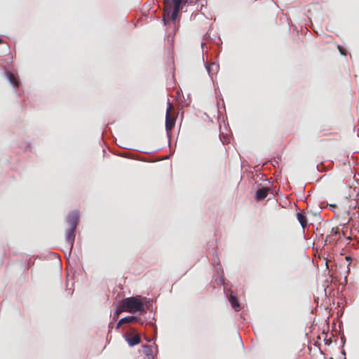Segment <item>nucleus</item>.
<instances>
[{
	"label": "nucleus",
	"instance_id": "obj_19",
	"mask_svg": "<svg viewBox=\"0 0 359 359\" xmlns=\"http://www.w3.org/2000/svg\"><path fill=\"white\" fill-rule=\"evenodd\" d=\"M330 359H334L333 358H330Z\"/></svg>",
	"mask_w": 359,
	"mask_h": 359
},
{
	"label": "nucleus",
	"instance_id": "obj_7",
	"mask_svg": "<svg viewBox=\"0 0 359 359\" xmlns=\"http://www.w3.org/2000/svg\"><path fill=\"white\" fill-rule=\"evenodd\" d=\"M126 339L130 346H134L140 344L141 341L140 337L139 334H135V335L130 334L126 337Z\"/></svg>",
	"mask_w": 359,
	"mask_h": 359
},
{
	"label": "nucleus",
	"instance_id": "obj_12",
	"mask_svg": "<svg viewBox=\"0 0 359 359\" xmlns=\"http://www.w3.org/2000/svg\"><path fill=\"white\" fill-rule=\"evenodd\" d=\"M229 301L231 306L234 309L238 310V309L240 307V304H239V302H238L237 298L235 296L230 295V297H229Z\"/></svg>",
	"mask_w": 359,
	"mask_h": 359
},
{
	"label": "nucleus",
	"instance_id": "obj_1",
	"mask_svg": "<svg viewBox=\"0 0 359 359\" xmlns=\"http://www.w3.org/2000/svg\"><path fill=\"white\" fill-rule=\"evenodd\" d=\"M124 309H126L128 312L133 313L136 311H144V307L143 302L140 299V297H128L122 300L120 308L116 312V315L118 316Z\"/></svg>",
	"mask_w": 359,
	"mask_h": 359
},
{
	"label": "nucleus",
	"instance_id": "obj_17",
	"mask_svg": "<svg viewBox=\"0 0 359 359\" xmlns=\"http://www.w3.org/2000/svg\"><path fill=\"white\" fill-rule=\"evenodd\" d=\"M143 347H144V350H149V346H147V345H144Z\"/></svg>",
	"mask_w": 359,
	"mask_h": 359
},
{
	"label": "nucleus",
	"instance_id": "obj_15",
	"mask_svg": "<svg viewBox=\"0 0 359 359\" xmlns=\"http://www.w3.org/2000/svg\"><path fill=\"white\" fill-rule=\"evenodd\" d=\"M168 41H169L171 44H172V43H174V36H168Z\"/></svg>",
	"mask_w": 359,
	"mask_h": 359
},
{
	"label": "nucleus",
	"instance_id": "obj_16",
	"mask_svg": "<svg viewBox=\"0 0 359 359\" xmlns=\"http://www.w3.org/2000/svg\"><path fill=\"white\" fill-rule=\"evenodd\" d=\"M342 236L347 240V241H350L351 240V237L350 236H346V233L345 231H342Z\"/></svg>",
	"mask_w": 359,
	"mask_h": 359
},
{
	"label": "nucleus",
	"instance_id": "obj_10",
	"mask_svg": "<svg viewBox=\"0 0 359 359\" xmlns=\"http://www.w3.org/2000/svg\"><path fill=\"white\" fill-rule=\"evenodd\" d=\"M8 79L10 81V83L14 86V87H18L19 86V81L18 79L16 77V76L12 73L9 72L8 74Z\"/></svg>",
	"mask_w": 359,
	"mask_h": 359
},
{
	"label": "nucleus",
	"instance_id": "obj_2",
	"mask_svg": "<svg viewBox=\"0 0 359 359\" xmlns=\"http://www.w3.org/2000/svg\"><path fill=\"white\" fill-rule=\"evenodd\" d=\"M183 0H164L163 18L167 15L175 21L181 10V4Z\"/></svg>",
	"mask_w": 359,
	"mask_h": 359
},
{
	"label": "nucleus",
	"instance_id": "obj_18",
	"mask_svg": "<svg viewBox=\"0 0 359 359\" xmlns=\"http://www.w3.org/2000/svg\"><path fill=\"white\" fill-rule=\"evenodd\" d=\"M3 42V41L0 39V43H1Z\"/></svg>",
	"mask_w": 359,
	"mask_h": 359
},
{
	"label": "nucleus",
	"instance_id": "obj_11",
	"mask_svg": "<svg viewBox=\"0 0 359 359\" xmlns=\"http://www.w3.org/2000/svg\"><path fill=\"white\" fill-rule=\"evenodd\" d=\"M339 233H340V231L338 227L332 228L331 230L330 235L327 236L325 241V244L330 243L332 242L331 237L334 236H337V234H339Z\"/></svg>",
	"mask_w": 359,
	"mask_h": 359
},
{
	"label": "nucleus",
	"instance_id": "obj_9",
	"mask_svg": "<svg viewBox=\"0 0 359 359\" xmlns=\"http://www.w3.org/2000/svg\"><path fill=\"white\" fill-rule=\"evenodd\" d=\"M297 218L300 223L301 226L303 229H305L307 226V219L306 216L304 215V212H297Z\"/></svg>",
	"mask_w": 359,
	"mask_h": 359
},
{
	"label": "nucleus",
	"instance_id": "obj_3",
	"mask_svg": "<svg viewBox=\"0 0 359 359\" xmlns=\"http://www.w3.org/2000/svg\"><path fill=\"white\" fill-rule=\"evenodd\" d=\"M173 111L174 107L172 104L168 102L165 116V128L168 132L170 131L175 124L176 118L175 114H172Z\"/></svg>",
	"mask_w": 359,
	"mask_h": 359
},
{
	"label": "nucleus",
	"instance_id": "obj_13",
	"mask_svg": "<svg viewBox=\"0 0 359 359\" xmlns=\"http://www.w3.org/2000/svg\"><path fill=\"white\" fill-rule=\"evenodd\" d=\"M214 67H215L216 69H217V66L216 64L215 63H212L210 65H209L208 67H207V70L209 74L211 73V71L213 70Z\"/></svg>",
	"mask_w": 359,
	"mask_h": 359
},
{
	"label": "nucleus",
	"instance_id": "obj_14",
	"mask_svg": "<svg viewBox=\"0 0 359 359\" xmlns=\"http://www.w3.org/2000/svg\"><path fill=\"white\" fill-rule=\"evenodd\" d=\"M337 48L339 50V51L340 52V53L342 55H346V50L341 47V46L338 45L337 46Z\"/></svg>",
	"mask_w": 359,
	"mask_h": 359
},
{
	"label": "nucleus",
	"instance_id": "obj_5",
	"mask_svg": "<svg viewBox=\"0 0 359 359\" xmlns=\"http://www.w3.org/2000/svg\"><path fill=\"white\" fill-rule=\"evenodd\" d=\"M79 222V213L76 212H72L69 215L68 222L70 225V228L76 229Z\"/></svg>",
	"mask_w": 359,
	"mask_h": 359
},
{
	"label": "nucleus",
	"instance_id": "obj_4",
	"mask_svg": "<svg viewBox=\"0 0 359 359\" xmlns=\"http://www.w3.org/2000/svg\"><path fill=\"white\" fill-rule=\"evenodd\" d=\"M75 230L74 228H70L66 233V240L70 250L72 249L75 240Z\"/></svg>",
	"mask_w": 359,
	"mask_h": 359
},
{
	"label": "nucleus",
	"instance_id": "obj_8",
	"mask_svg": "<svg viewBox=\"0 0 359 359\" xmlns=\"http://www.w3.org/2000/svg\"><path fill=\"white\" fill-rule=\"evenodd\" d=\"M269 191V188L264 187V188L259 189L256 192L255 198L257 201L264 200L267 196Z\"/></svg>",
	"mask_w": 359,
	"mask_h": 359
},
{
	"label": "nucleus",
	"instance_id": "obj_6",
	"mask_svg": "<svg viewBox=\"0 0 359 359\" xmlns=\"http://www.w3.org/2000/svg\"><path fill=\"white\" fill-rule=\"evenodd\" d=\"M139 321V318L135 316H127L121 318L116 325V329H118L121 325L124 323H134Z\"/></svg>",
	"mask_w": 359,
	"mask_h": 359
}]
</instances>
